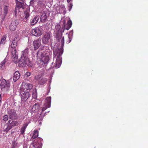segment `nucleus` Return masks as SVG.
I'll return each mask as SVG.
<instances>
[{"label":"nucleus","instance_id":"nucleus-1","mask_svg":"<svg viewBox=\"0 0 148 148\" xmlns=\"http://www.w3.org/2000/svg\"><path fill=\"white\" fill-rule=\"evenodd\" d=\"M64 41V37L63 36L61 40V46L60 49H54L53 51V60L56 59V62L54 66L56 69L59 68L62 63V57L61 56L63 51Z\"/></svg>","mask_w":148,"mask_h":148},{"label":"nucleus","instance_id":"nucleus-2","mask_svg":"<svg viewBox=\"0 0 148 148\" xmlns=\"http://www.w3.org/2000/svg\"><path fill=\"white\" fill-rule=\"evenodd\" d=\"M28 49H26L22 52V54L18 61V65L19 67H24L27 66L31 67L32 64L28 57Z\"/></svg>","mask_w":148,"mask_h":148},{"label":"nucleus","instance_id":"nucleus-3","mask_svg":"<svg viewBox=\"0 0 148 148\" xmlns=\"http://www.w3.org/2000/svg\"><path fill=\"white\" fill-rule=\"evenodd\" d=\"M15 1L16 5L14 12L15 15H16L17 12H20V9L21 8L22 9H24L25 8V6L24 3V1H21V2H20L18 0H15Z\"/></svg>","mask_w":148,"mask_h":148},{"label":"nucleus","instance_id":"nucleus-4","mask_svg":"<svg viewBox=\"0 0 148 148\" xmlns=\"http://www.w3.org/2000/svg\"><path fill=\"white\" fill-rule=\"evenodd\" d=\"M0 86L2 90L6 91L10 87V84L8 80L6 81L5 79H3L1 83Z\"/></svg>","mask_w":148,"mask_h":148},{"label":"nucleus","instance_id":"nucleus-5","mask_svg":"<svg viewBox=\"0 0 148 148\" xmlns=\"http://www.w3.org/2000/svg\"><path fill=\"white\" fill-rule=\"evenodd\" d=\"M22 102H25L31 96L30 93L28 91L21 90Z\"/></svg>","mask_w":148,"mask_h":148},{"label":"nucleus","instance_id":"nucleus-6","mask_svg":"<svg viewBox=\"0 0 148 148\" xmlns=\"http://www.w3.org/2000/svg\"><path fill=\"white\" fill-rule=\"evenodd\" d=\"M42 29L41 27H38L32 29V33L36 37H39L42 34Z\"/></svg>","mask_w":148,"mask_h":148},{"label":"nucleus","instance_id":"nucleus-7","mask_svg":"<svg viewBox=\"0 0 148 148\" xmlns=\"http://www.w3.org/2000/svg\"><path fill=\"white\" fill-rule=\"evenodd\" d=\"M56 30L57 32L56 36V38L57 41L59 42L60 41V39L62 38V33L64 32V29L62 31L61 27L60 26L57 25Z\"/></svg>","mask_w":148,"mask_h":148},{"label":"nucleus","instance_id":"nucleus-8","mask_svg":"<svg viewBox=\"0 0 148 148\" xmlns=\"http://www.w3.org/2000/svg\"><path fill=\"white\" fill-rule=\"evenodd\" d=\"M10 119L12 120L16 119L17 118V114L16 111L14 109L10 110L8 112Z\"/></svg>","mask_w":148,"mask_h":148},{"label":"nucleus","instance_id":"nucleus-9","mask_svg":"<svg viewBox=\"0 0 148 148\" xmlns=\"http://www.w3.org/2000/svg\"><path fill=\"white\" fill-rule=\"evenodd\" d=\"M32 85L30 83H24L23 84V86L21 89V90L28 91L30 92V90L32 88Z\"/></svg>","mask_w":148,"mask_h":148},{"label":"nucleus","instance_id":"nucleus-10","mask_svg":"<svg viewBox=\"0 0 148 148\" xmlns=\"http://www.w3.org/2000/svg\"><path fill=\"white\" fill-rule=\"evenodd\" d=\"M41 40L40 38H39L35 40L33 43L34 49L36 50L38 49L41 46Z\"/></svg>","mask_w":148,"mask_h":148},{"label":"nucleus","instance_id":"nucleus-11","mask_svg":"<svg viewBox=\"0 0 148 148\" xmlns=\"http://www.w3.org/2000/svg\"><path fill=\"white\" fill-rule=\"evenodd\" d=\"M50 39V34L48 32H46L42 38V42L45 44H47L49 42Z\"/></svg>","mask_w":148,"mask_h":148},{"label":"nucleus","instance_id":"nucleus-12","mask_svg":"<svg viewBox=\"0 0 148 148\" xmlns=\"http://www.w3.org/2000/svg\"><path fill=\"white\" fill-rule=\"evenodd\" d=\"M18 24V23L16 20H13L10 25L9 28L10 30L14 31Z\"/></svg>","mask_w":148,"mask_h":148},{"label":"nucleus","instance_id":"nucleus-13","mask_svg":"<svg viewBox=\"0 0 148 148\" xmlns=\"http://www.w3.org/2000/svg\"><path fill=\"white\" fill-rule=\"evenodd\" d=\"M19 38L18 36H16L13 40L11 44V48L13 49H16L17 45V42L19 40Z\"/></svg>","mask_w":148,"mask_h":148},{"label":"nucleus","instance_id":"nucleus-14","mask_svg":"<svg viewBox=\"0 0 148 148\" xmlns=\"http://www.w3.org/2000/svg\"><path fill=\"white\" fill-rule=\"evenodd\" d=\"M49 60V57L48 56H43L41 58V63L42 65H45L47 64Z\"/></svg>","mask_w":148,"mask_h":148},{"label":"nucleus","instance_id":"nucleus-15","mask_svg":"<svg viewBox=\"0 0 148 148\" xmlns=\"http://www.w3.org/2000/svg\"><path fill=\"white\" fill-rule=\"evenodd\" d=\"M65 7L64 5L61 6H58L56 7V11L57 13L61 14L64 10Z\"/></svg>","mask_w":148,"mask_h":148},{"label":"nucleus","instance_id":"nucleus-16","mask_svg":"<svg viewBox=\"0 0 148 148\" xmlns=\"http://www.w3.org/2000/svg\"><path fill=\"white\" fill-rule=\"evenodd\" d=\"M37 140H34L33 143V145L35 147H37L38 148H40L41 147L42 144L41 143L38 142V141L39 140H40L41 138H37Z\"/></svg>","mask_w":148,"mask_h":148},{"label":"nucleus","instance_id":"nucleus-17","mask_svg":"<svg viewBox=\"0 0 148 148\" xmlns=\"http://www.w3.org/2000/svg\"><path fill=\"white\" fill-rule=\"evenodd\" d=\"M20 76V74L18 71H16L13 76V79L14 82H16L19 79Z\"/></svg>","mask_w":148,"mask_h":148},{"label":"nucleus","instance_id":"nucleus-18","mask_svg":"<svg viewBox=\"0 0 148 148\" xmlns=\"http://www.w3.org/2000/svg\"><path fill=\"white\" fill-rule=\"evenodd\" d=\"M39 19V16H36L31 21V25H34L36 24L38 22Z\"/></svg>","mask_w":148,"mask_h":148},{"label":"nucleus","instance_id":"nucleus-19","mask_svg":"<svg viewBox=\"0 0 148 148\" xmlns=\"http://www.w3.org/2000/svg\"><path fill=\"white\" fill-rule=\"evenodd\" d=\"M16 49H12L11 51V54L12 56V58L14 59H17L18 56L16 54Z\"/></svg>","mask_w":148,"mask_h":148},{"label":"nucleus","instance_id":"nucleus-20","mask_svg":"<svg viewBox=\"0 0 148 148\" xmlns=\"http://www.w3.org/2000/svg\"><path fill=\"white\" fill-rule=\"evenodd\" d=\"M41 22L42 23L45 22L47 21V16L45 13H43L40 17Z\"/></svg>","mask_w":148,"mask_h":148},{"label":"nucleus","instance_id":"nucleus-21","mask_svg":"<svg viewBox=\"0 0 148 148\" xmlns=\"http://www.w3.org/2000/svg\"><path fill=\"white\" fill-rule=\"evenodd\" d=\"M38 136V132L37 130H34L32 138L30 139L31 141H33L32 139H35L37 138Z\"/></svg>","mask_w":148,"mask_h":148},{"label":"nucleus","instance_id":"nucleus-22","mask_svg":"<svg viewBox=\"0 0 148 148\" xmlns=\"http://www.w3.org/2000/svg\"><path fill=\"white\" fill-rule=\"evenodd\" d=\"M24 17L25 18L27 19L30 15V10L29 9H26L24 12Z\"/></svg>","mask_w":148,"mask_h":148},{"label":"nucleus","instance_id":"nucleus-23","mask_svg":"<svg viewBox=\"0 0 148 148\" xmlns=\"http://www.w3.org/2000/svg\"><path fill=\"white\" fill-rule=\"evenodd\" d=\"M11 120H9L8 121V123L9 124V125L11 126V127H12L13 126H17L18 125V123L16 121H13L11 122Z\"/></svg>","mask_w":148,"mask_h":148},{"label":"nucleus","instance_id":"nucleus-24","mask_svg":"<svg viewBox=\"0 0 148 148\" xmlns=\"http://www.w3.org/2000/svg\"><path fill=\"white\" fill-rule=\"evenodd\" d=\"M12 128V127L9 125H8L7 124L5 125L3 128L4 132H8Z\"/></svg>","mask_w":148,"mask_h":148},{"label":"nucleus","instance_id":"nucleus-25","mask_svg":"<svg viewBox=\"0 0 148 148\" xmlns=\"http://www.w3.org/2000/svg\"><path fill=\"white\" fill-rule=\"evenodd\" d=\"M39 106V105L37 103H35L32 108V110L33 111L36 112L38 110Z\"/></svg>","mask_w":148,"mask_h":148},{"label":"nucleus","instance_id":"nucleus-26","mask_svg":"<svg viewBox=\"0 0 148 148\" xmlns=\"http://www.w3.org/2000/svg\"><path fill=\"white\" fill-rule=\"evenodd\" d=\"M47 81V79L45 78H42L39 81V84L40 85H42L46 83Z\"/></svg>","mask_w":148,"mask_h":148},{"label":"nucleus","instance_id":"nucleus-27","mask_svg":"<svg viewBox=\"0 0 148 148\" xmlns=\"http://www.w3.org/2000/svg\"><path fill=\"white\" fill-rule=\"evenodd\" d=\"M51 97H49L46 98L45 103L48 106H51Z\"/></svg>","mask_w":148,"mask_h":148},{"label":"nucleus","instance_id":"nucleus-28","mask_svg":"<svg viewBox=\"0 0 148 148\" xmlns=\"http://www.w3.org/2000/svg\"><path fill=\"white\" fill-rule=\"evenodd\" d=\"M72 25V21L71 20H69L67 23L66 25L67 27H66L65 29L66 30H68L71 27Z\"/></svg>","mask_w":148,"mask_h":148},{"label":"nucleus","instance_id":"nucleus-29","mask_svg":"<svg viewBox=\"0 0 148 148\" xmlns=\"http://www.w3.org/2000/svg\"><path fill=\"white\" fill-rule=\"evenodd\" d=\"M6 38L5 35H4L2 37L0 42V44H4L5 43Z\"/></svg>","mask_w":148,"mask_h":148},{"label":"nucleus","instance_id":"nucleus-30","mask_svg":"<svg viewBox=\"0 0 148 148\" xmlns=\"http://www.w3.org/2000/svg\"><path fill=\"white\" fill-rule=\"evenodd\" d=\"M50 106H48L47 105V104L45 103L44 105H43L42 106V112L41 114H42V112L45 110L47 108H49Z\"/></svg>","mask_w":148,"mask_h":148},{"label":"nucleus","instance_id":"nucleus-31","mask_svg":"<svg viewBox=\"0 0 148 148\" xmlns=\"http://www.w3.org/2000/svg\"><path fill=\"white\" fill-rule=\"evenodd\" d=\"M8 7L7 6H5L3 8V13L5 15L8 13Z\"/></svg>","mask_w":148,"mask_h":148},{"label":"nucleus","instance_id":"nucleus-32","mask_svg":"<svg viewBox=\"0 0 148 148\" xmlns=\"http://www.w3.org/2000/svg\"><path fill=\"white\" fill-rule=\"evenodd\" d=\"M8 118L9 116L7 115H5L3 118V120L5 121H8Z\"/></svg>","mask_w":148,"mask_h":148},{"label":"nucleus","instance_id":"nucleus-33","mask_svg":"<svg viewBox=\"0 0 148 148\" xmlns=\"http://www.w3.org/2000/svg\"><path fill=\"white\" fill-rule=\"evenodd\" d=\"M26 129V128H25L23 126L22 127L20 131L21 134H24Z\"/></svg>","mask_w":148,"mask_h":148},{"label":"nucleus","instance_id":"nucleus-34","mask_svg":"<svg viewBox=\"0 0 148 148\" xmlns=\"http://www.w3.org/2000/svg\"><path fill=\"white\" fill-rule=\"evenodd\" d=\"M29 122H26L23 125V127H25L26 128L27 126H28V125L29 124Z\"/></svg>","mask_w":148,"mask_h":148},{"label":"nucleus","instance_id":"nucleus-35","mask_svg":"<svg viewBox=\"0 0 148 148\" xmlns=\"http://www.w3.org/2000/svg\"><path fill=\"white\" fill-rule=\"evenodd\" d=\"M40 77V75H38L37 76H35L34 77L35 79L38 80H39Z\"/></svg>","mask_w":148,"mask_h":148},{"label":"nucleus","instance_id":"nucleus-36","mask_svg":"<svg viewBox=\"0 0 148 148\" xmlns=\"http://www.w3.org/2000/svg\"><path fill=\"white\" fill-rule=\"evenodd\" d=\"M5 63V60H3V61L0 64V65L1 66V68H2L3 67V66Z\"/></svg>","mask_w":148,"mask_h":148},{"label":"nucleus","instance_id":"nucleus-37","mask_svg":"<svg viewBox=\"0 0 148 148\" xmlns=\"http://www.w3.org/2000/svg\"><path fill=\"white\" fill-rule=\"evenodd\" d=\"M30 74L31 73L30 72H27L26 73L25 75H26L27 77H28L30 76Z\"/></svg>","mask_w":148,"mask_h":148},{"label":"nucleus","instance_id":"nucleus-38","mask_svg":"<svg viewBox=\"0 0 148 148\" xmlns=\"http://www.w3.org/2000/svg\"><path fill=\"white\" fill-rule=\"evenodd\" d=\"M72 6V3H70L69 6V11H70L71 9Z\"/></svg>","mask_w":148,"mask_h":148},{"label":"nucleus","instance_id":"nucleus-39","mask_svg":"<svg viewBox=\"0 0 148 148\" xmlns=\"http://www.w3.org/2000/svg\"><path fill=\"white\" fill-rule=\"evenodd\" d=\"M68 43H69L71 42V39L69 36L68 37Z\"/></svg>","mask_w":148,"mask_h":148},{"label":"nucleus","instance_id":"nucleus-40","mask_svg":"<svg viewBox=\"0 0 148 148\" xmlns=\"http://www.w3.org/2000/svg\"><path fill=\"white\" fill-rule=\"evenodd\" d=\"M71 0H67L68 3H69L70 2Z\"/></svg>","mask_w":148,"mask_h":148},{"label":"nucleus","instance_id":"nucleus-41","mask_svg":"<svg viewBox=\"0 0 148 148\" xmlns=\"http://www.w3.org/2000/svg\"><path fill=\"white\" fill-rule=\"evenodd\" d=\"M38 52H39V51H38V52L37 53V56H38Z\"/></svg>","mask_w":148,"mask_h":148},{"label":"nucleus","instance_id":"nucleus-42","mask_svg":"<svg viewBox=\"0 0 148 148\" xmlns=\"http://www.w3.org/2000/svg\"><path fill=\"white\" fill-rule=\"evenodd\" d=\"M12 148H16L15 146H13Z\"/></svg>","mask_w":148,"mask_h":148},{"label":"nucleus","instance_id":"nucleus-43","mask_svg":"<svg viewBox=\"0 0 148 148\" xmlns=\"http://www.w3.org/2000/svg\"><path fill=\"white\" fill-rule=\"evenodd\" d=\"M36 96H35V97H34V98H36Z\"/></svg>","mask_w":148,"mask_h":148}]
</instances>
